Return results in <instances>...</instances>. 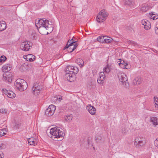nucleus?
Instances as JSON below:
<instances>
[{
	"label": "nucleus",
	"mask_w": 158,
	"mask_h": 158,
	"mask_svg": "<svg viewBox=\"0 0 158 158\" xmlns=\"http://www.w3.org/2000/svg\"><path fill=\"white\" fill-rule=\"evenodd\" d=\"M44 19H42L38 20L37 23H36L37 20H36L35 23L36 27L38 28L39 31L42 35H44L46 33L43 31H45L48 30L49 31H52L53 30L52 25L49 23V21Z\"/></svg>",
	"instance_id": "obj_1"
},
{
	"label": "nucleus",
	"mask_w": 158,
	"mask_h": 158,
	"mask_svg": "<svg viewBox=\"0 0 158 158\" xmlns=\"http://www.w3.org/2000/svg\"><path fill=\"white\" fill-rule=\"evenodd\" d=\"M109 38H111L110 37L106 36V35H100L98 37L96 40H110Z\"/></svg>",
	"instance_id": "obj_21"
},
{
	"label": "nucleus",
	"mask_w": 158,
	"mask_h": 158,
	"mask_svg": "<svg viewBox=\"0 0 158 158\" xmlns=\"http://www.w3.org/2000/svg\"><path fill=\"white\" fill-rule=\"evenodd\" d=\"M6 27V24L4 21L0 22V31L4 30Z\"/></svg>",
	"instance_id": "obj_17"
},
{
	"label": "nucleus",
	"mask_w": 158,
	"mask_h": 158,
	"mask_svg": "<svg viewBox=\"0 0 158 158\" xmlns=\"http://www.w3.org/2000/svg\"><path fill=\"white\" fill-rule=\"evenodd\" d=\"M86 109L91 114L94 115L95 114L96 108L91 105H88L86 107Z\"/></svg>",
	"instance_id": "obj_13"
},
{
	"label": "nucleus",
	"mask_w": 158,
	"mask_h": 158,
	"mask_svg": "<svg viewBox=\"0 0 158 158\" xmlns=\"http://www.w3.org/2000/svg\"><path fill=\"white\" fill-rule=\"evenodd\" d=\"M32 88L35 89V90H37V91H39L40 92L42 89V86L39 85V83H36L34 84Z\"/></svg>",
	"instance_id": "obj_16"
},
{
	"label": "nucleus",
	"mask_w": 158,
	"mask_h": 158,
	"mask_svg": "<svg viewBox=\"0 0 158 158\" xmlns=\"http://www.w3.org/2000/svg\"><path fill=\"white\" fill-rule=\"evenodd\" d=\"M118 78L119 81L123 84L125 83L126 88H128L129 84L127 81V77L125 74L123 73H118Z\"/></svg>",
	"instance_id": "obj_5"
},
{
	"label": "nucleus",
	"mask_w": 158,
	"mask_h": 158,
	"mask_svg": "<svg viewBox=\"0 0 158 158\" xmlns=\"http://www.w3.org/2000/svg\"><path fill=\"white\" fill-rule=\"evenodd\" d=\"M127 65L125 64H123L122 65H121V66H120L121 67H122L123 68H125L126 69H128V68H126V67Z\"/></svg>",
	"instance_id": "obj_47"
},
{
	"label": "nucleus",
	"mask_w": 158,
	"mask_h": 158,
	"mask_svg": "<svg viewBox=\"0 0 158 158\" xmlns=\"http://www.w3.org/2000/svg\"><path fill=\"white\" fill-rule=\"evenodd\" d=\"M108 16V15L104 10H102L99 13L97 16L96 20L98 23L103 22L106 19Z\"/></svg>",
	"instance_id": "obj_6"
},
{
	"label": "nucleus",
	"mask_w": 158,
	"mask_h": 158,
	"mask_svg": "<svg viewBox=\"0 0 158 158\" xmlns=\"http://www.w3.org/2000/svg\"><path fill=\"white\" fill-rule=\"evenodd\" d=\"M151 18L153 20H155L158 18V15L154 16H152V15L151 16Z\"/></svg>",
	"instance_id": "obj_48"
},
{
	"label": "nucleus",
	"mask_w": 158,
	"mask_h": 158,
	"mask_svg": "<svg viewBox=\"0 0 158 158\" xmlns=\"http://www.w3.org/2000/svg\"><path fill=\"white\" fill-rule=\"evenodd\" d=\"M19 69L20 71L22 72L24 71L26 69V68L24 65H22L20 67Z\"/></svg>",
	"instance_id": "obj_42"
},
{
	"label": "nucleus",
	"mask_w": 158,
	"mask_h": 158,
	"mask_svg": "<svg viewBox=\"0 0 158 158\" xmlns=\"http://www.w3.org/2000/svg\"><path fill=\"white\" fill-rule=\"evenodd\" d=\"M151 121L155 126L158 124V118L156 117H152Z\"/></svg>",
	"instance_id": "obj_18"
},
{
	"label": "nucleus",
	"mask_w": 158,
	"mask_h": 158,
	"mask_svg": "<svg viewBox=\"0 0 158 158\" xmlns=\"http://www.w3.org/2000/svg\"><path fill=\"white\" fill-rule=\"evenodd\" d=\"M73 38H75V37L74 36H71H71H70V38L69 39V40H73Z\"/></svg>",
	"instance_id": "obj_52"
},
{
	"label": "nucleus",
	"mask_w": 158,
	"mask_h": 158,
	"mask_svg": "<svg viewBox=\"0 0 158 158\" xmlns=\"http://www.w3.org/2000/svg\"><path fill=\"white\" fill-rule=\"evenodd\" d=\"M3 80L6 82L10 83L12 81V74L10 72L4 73L3 75Z\"/></svg>",
	"instance_id": "obj_10"
},
{
	"label": "nucleus",
	"mask_w": 158,
	"mask_h": 158,
	"mask_svg": "<svg viewBox=\"0 0 158 158\" xmlns=\"http://www.w3.org/2000/svg\"><path fill=\"white\" fill-rule=\"evenodd\" d=\"M50 133L52 135L51 137L52 139L62 138L64 135V132L60 131L58 127H56L51 128L50 130Z\"/></svg>",
	"instance_id": "obj_2"
},
{
	"label": "nucleus",
	"mask_w": 158,
	"mask_h": 158,
	"mask_svg": "<svg viewBox=\"0 0 158 158\" xmlns=\"http://www.w3.org/2000/svg\"><path fill=\"white\" fill-rule=\"evenodd\" d=\"M112 40H96L94 42H98L100 43H102L104 44H108L111 43Z\"/></svg>",
	"instance_id": "obj_24"
},
{
	"label": "nucleus",
	"mask_w": 158,
	"mask_h": 158,
	"mask_svg": "<svg viewBox=\"0 0 158 158\" xmlns=\"http://www.w3.org/2000/svg\"><path fill=\"white\" fill-rule=\"evenodd\" d=\"M154 144L156 146H158V138L156 139L154 141Z\"/></svg>",
	"instance_id": "obj_46"
},
{
	"label": "nucleus",
	"mask_w": 158,
	"mask_h": 158,
	"mask_svg": "<svg viewBox=\"0 0 158 158\" xmlns=\"http://www.w3.org/2000/svg\"><path fill=\"white\" fill-rule=\"evenodd\" d=\"M157 47H158V43L157 44Z\"/></svg>",
	"instance_id": "obj_57"
},
{
	"label": "nucleus",
	"mask_w": 158,
	"mask_h": 158,
	"mask_svg": "<svg viewBox=\"0 0 158 158\" xmlns=\"http://www.w3.org/2000/svg\"><path fill=\"white\" fill-rule=\"evenodd\" d=\"M65 78L70 82L74 81L76 80V75L72 73L66 72L65 74Z\"/></svg>",
	"instance_id": "obj_9"
},
{
	"label": "nucleus",
	"mask_w": 158,
	"mask_h": 158,
	"mask_svg": "<svg viewBox=\"0 0 158 158\" xmlns=\"http://www.w3.org/2000/svg\"><path fill=\"white\" fill-rule=\"evenodd\" d=\"M31 56H29V57H28V55L27 56V57L26 58V60H28V58H31Z\"/></svg>",
	"instance_id": "obj_53"
},
{
	"label": "nucleus",
	"mask_w": 158,
	"mask_h": 158,
	"mask_svg": "<svg viewBox=\"0 0 158 158\" xmlns=\"http://www.w3.org/2000/svg\"><path fill=\"white\" fill-rule=\"evenodd\" d=\"M78 68L76 67H73L72 73H74L75 75L76 74H77L78 73Z\"/></svg>",
	"instance_id": "obj_35"
},
{
	"label": "nucleus",
	"mask_w": 158,
	"mask_h": 158,
	"mask_svg": "<svg viewBox=\"0 0 158 158\" xmlns=\"http://www.w3.org/2000/svg\"><path fill=\"white\" fill-rule=\"evenodd\" d=\"M51 110H50V108H47L45 111V114L48 116H50L54 114V112H51Z\"/></svg>",
	"instance_id": "obj_23"
},
{
	"label": "nucleus",
	"mask_w": 158,
	"mask_h": 158,
	"mask_svg": "<svg viewBox=\"0 0 158 158\" xmlns=\"http://www.w3.org/2000/svg\"><path fill=\"white\" fill-rule=\"evenodd\" d=\"M145 142L144 138L139 137L135 139L134 145L136 148H139L142 147Z\"/></svg>",
	"instance_id": "obj_7"
},
{
	"label": "nucleus",
	"mask_w": 158,
	"mask_h": 158,
	"mask_svg": "<svg viewBox=\"0 0 158 158\" xmlns=\"http://www.w3.org/2000/svg\"><path fill=\"white\" fill-rule=\"evenodd\" d=\"M73 116L72 115H66L64 117V119L66 121L70 122Z\"/></svg>",
	"instance_id": "obj_26"
},
{
	"label": "nucleus",
	"mask_w": 158,
	"mask_h": 158,
	"mask_svg": "<svg viewBox=\"0 0 158 158\" xmlns=\"http://www.w3.org/2000/svg\"><path fill=\"white\" fill-rule=\"evenodd\" d=\"M5 131V130L4 129L0 130V137L3 136L5 134V133L4 132V131Z\"/></svg>",
	"instance_id": "obj_41"
},
{
	"label": "nucleus",
	"mask_w": 158,
	"mask_h": 158,
	"mask_svg": "<svg viewBox=\"0 0 158 158\" xmlns=\"http://www.w3.org/2000/svg\"><path fill=\"white\" fill-rule=\"evenodd\" d=\"M141 79L139 77H136L133 81V83L134 85H138L142 82Z\"/></svg>",
	"instance_id": "obj_15"
},
{
	"label": "nucleus",
	"mask_w": 158,
	"mask_h": 158,
	"mask_svg": "<svg viewBox=\"0 0 158 158\" xmlns=\"http://www.w3.org/2000/svg\"><path fill=\"white\" fill-rule=\"evenodd\" d=\"M4 157V154L3 153L0 154V158H3Z\"/></svg>",
	"instance_id": "obj_50"
},
{
	"label": "nucleus",
	"mask_w": 158,
	"mask_h": 158,
	"mask_svg": "<svg viewBox=\"0 0 158 158\" xmlns=\"http://www.w3.org/2000/svg\"><path fill=\"white\" fill-rule=\"evenodd\" d=\"M103 71L104 73H108L110 71V68L108 65H107L104 69H103Z\"/></svg>",
	"instance_id": "obj_32"
},
{
	"label": "nucleus",
	"mask_w": 158,
	"mask_h": 158,
	"mask_svg": "<svg viewBox=\"0 0 158 158\" xmlns=\"http://www.w3.org/2000/svg\"><path fill=\"white\" fill-rule=\"evenodd\" d=\"M142 25H143L144 28L146 30H148L151 27L150 23L146 19H143L141 21Z\"/></svg>",
	"instance_id": "obj_12"
},
{
	"label": "nucleus",
	"mask_w": 158,
	"mask_h": 158,
	"mask_svg": "<svg viewBox=\"0 0 158 158\" xmlns=\"http://www.w3.org/2000/svg\"><path fill=\"white\" fill-rule=\"evenodd\" d=\"M97 82L98 83L101 84L102 85L103 83V81L101 80L99 78L98 79Z\"/></svg>",
	"instance_id": "obj_45"
},
{
	"label": "nucleus",
	"mask_w": 158,
	"mask_h": 158,
	"mask_svg": "<svg viewBox=\"0 0 158 158\" xmlns=\"http://www.w3.org/2000/svg\"><path fill=\"white\" fill-rule=\"evenodd\" d=\"M7 113V110L6 109L2 108L0 109V113L2 114H6Z\"/></svg>",
	"instance_id": "obj_38"
},
{
	"label": "nucleus",
	"mask_w": 158,
	"mask_h": 158,
	"mask_svg": "<svg viewBox=\"0 0 158 158\" xmlns=\"http://www.w3.org/2000/svg\"><path fill=\"white\" fill-rule=\"evenodd\" d=\"M31 38L33 39H36L38 38V36L35 32H32L31 35Z\"/></svg>",
	"instance_id": "obj_30"
},
{
	"label": "nucleus",
	"mask_w": 158,
	"mask_h": 158,
	"mask_svg": "<svg viewBox=\"0 0 158 158\" xmlns=\"http://www.w3.org/2000/svg\"><path fill=\"white\" fill-rule=\"evenodd\" d=\"M149 9V6L148 4H143L142 5L141 10L143 11L146 12Z\"/></svg>",
	"instance_id": "obj_19"
},
{
	"label": "nucleus",
	"mask_w": 158,
	"mask_h": 158,
	"mask_svg": "<svg viewBox=\"0 0 158 158\" xmlns=\"http://www.w3.org/2000/svg\"><path fill=\"white\" fill-rule=\"evenodd\" d=\"M96 139L97 142L98 141L102 139V137L101 136L98 135H97L95 137Z\"/></svg>",
	"instance_id": "obj_43"
},
{
	"label": "nucleus",
	"mask_w": 158,
	"mask_h": 158,
	"mask_svg": "<svg viewBox=\"0 0 158 158\" xmlns=\"http://www.w3.org/2000/svg\"><path fill=\"white\" fill-rule=\"evenodd\" d=\"M21 126V124L19 123H16L15 126L16 128H19V127Z\"/></svg>",
	"instance_id": "obj_49"
},
{
	"label": "nucleus",
	"mask_w": 158,
	"mask_h": 158,
	"mask_svg": "<svg viewBox=\"0 0 158 158\" xmlns=\"http://www.w3.org/2000/svg\"><path fill=\"white\" fill-rule=\"evenodd\" d=\"M3 91L5 94H6L7 97L10 98H13L16 96L15 94L11 91L8 90L6 89H3Z\"/></svg>",
	"instance_id": "obj_11"
},
{
	"label": "nucleus",
	"mask_w": 158,
	"mask_h": 158,
	"mask_svg": "<svg viewBox=\"0 0 158 158\" xmlns=\"http://www.w3.org/2000/svg\"><path fill=\"white\" fill-rule=\"evenodd\" d=\"M73 66H68L66 69L65 72L72 73Z\"/></svg>",
	"instance_id": "obj_27"
},
{
	"label": "nucleus",
	"mask_w": 158,
	"mask_h": 158,
	"mask_svg": "<svg viewBox=\"0 0 158 158\" xmlns=\"http://www.w3.org/2000/svg\"><path fill=\"white\" fill-rule=\"evenodd\" d=\"M62 99V97L61 96L58 95L56 96L53 98L51 100L52 102H55L56 101H58L60 102Z\"/></svg>",
	"instance_id": "obj_20"
},
{
	"label": "nucleus",
	"mask_w": 158,
	"mask_h": 158,
	"mask_svg": "<svg viewBox=\"0 0 158 158\" xmlns=\"http://www.w3.org/2000/svg\"><path fill=\"white\" fill-rule=\"evenodd\" d=\"M40 92L39 91H37V90H35V89L32 88V92L34 95L35 96L37 95H38L39 93Z\"/></svg>",
	"instance_id": "obj_34"
},
{
	"label": "nucleus",
	"mask_w": 158,
	"mask_h": 158,
	"mask_svg": "<svg viewBox=\"0 0 158 158\" xmlns=\"http://www.w3.org/2000/svg\"><path fill=\"white\" fill-rule=\"evenodd\" d=\"M28 143L30 145H35L36 144L35 139L33 138H31L28 139Z\"/></svg>",
	"instance_id": "obj_22"
},
{
	"label": "nucleus",
	"mask_w": 158,
	"mask_h": 158,
	"mask_svg": "<svg viewBox=\"0 0 158 158\" xmlns=\"http://www.w3.org/2000/svg\"><path fill=\"white\" fill-rule=\"evenodd\" d=\"M125 4L129 6L132 5V2L131 0H126L125 2Z\"/></svg>",
	"instance_id": "obj_40"
},
{
	"label": "nucleus",
	"mask_w": 158,
	"mask_h": 158,
	"mask_svg": "<svg viewBox=\"0 0 158 158\" xmlns=\"http://www.w3.org/2000/svg\"><path fill=\"white\" fill-rule=\"evenodd\" d=\"M6 57L4 56H2L0 57V63L1 62H4L6 60Z\"/></svg>",
	"instance_id": "obj_36"
},
{
	"label": "nucleus",
	"mask_w": 158,
	"mask_h": 158,
	"mask_svg": "<svg viewBox=\"0 0 158 158\" xmlns=\"http://www.w3.org/2000/svg\"><path fill=\"white\" fill-rule=\"evenodd\" d=\"M118 61V63L119 64V66H121V65H122L123 64H125L128 65L127 63H125L124 60H122L121 59H120Z\"/></svg>",
	"instance_id": "obj_37"
},
{
	"label": "nucleus",
	"mask_w": 158,
	"mask_h": 158,
	"mask_svg": "<svg viewBox=\"0 0 158 158\" xmlns=\"http://www.w3.org/2000/svg\"><path fill=\"white\" fill-rule=\"evenodd\" d=\"M29 56H31V58H29L28 59V60H29L30 61H31V62L33 61L34 60H35V56H34L33 55H31V54L28 55V57H29Z\"/></svg>",
	"instance_id": "obj_31"
},
{
	"label": "nucleus",
	"mask_w": 158,
	"mask_h": 158,
	"mask_svg": "<svg viewBox=\"0 0 158 158\" xmlns=\"http://www.w3.org/2000/svg\"><path fill=\"white\" fill-rule=\"evenodd\" d=\"M121 131L123 134L125 135L126 134L127 131L126 128H123L121 129Z\"/></svg>",
	"instance_id": "obj_44"
},
{
	"label": "nucleus",
	"mask_w": 158,
	"mask_h": 158,
	"mask_svg": "<svg viewBox=\"0 0 158 158\" xmlns=\"http://www.w3.org/2000/svg\"><path fill=\"white\" fill-rule=\"evenodd\" d=\"M72 40H68L66 46L63 48V50L67 49L68 52L71 53L73 52L77 46L78 44L75 43L76 41L70 42Z\"/></svg>",
	"instance_id": "obj_4"
},
{
	"label": "nucleus",
	"mask_w": 158,
	"mask_h": 158,
	"mask_svg": "<svg viewBox=\"0 0 158 158\" xmlns=\"http://www.w3.org/2000/svg\"><path fill=\"white\" fill-rule=\"evenodd\" d=\"M48 108H50V110H51V112L52 113V112H55L56 109V107L55 106L53 105H49Z\"/></svg>",
	"instance_id": "obj_29"
},
{
	"label": "nucleus",
	"mask_w": 158,
	"mask_h": 158,
	"mask_svg": "<svg viewBox=\"0 0 158 158\" xmlns=\"http://www.w3.org/2000/svg\"><path fill=\"white\" fill-rule=\"evenodd\" d=\"M88 143H89V140H88Z\"/></svg>",
	"instance_id": "obj_55"
},
{
	"label": "nucleus",
	"mask_w": 158,
	"mask_h": 158,
	"mask_svg": "<svg viewBox=\"0 0 158 158\" xmlns=\"http://www.w3.org/2000/svg\"><path fill=\"white\" fill-rule=\"evenodd\" d=\"M6 147V145L0 142V150L4 149Z\"/></svg>",
	"instance_id": "obj_39"
},
{
	"label": "nucleus",
	"mask_w": 158,
	"mask_h": 158,
	"mask_svg": "<svg viewBox=\"0 0 158 158\" xmlns=\"http://www.w3.org/2000/svg\"><path fill=\"white\" fill-rule=\"evenodd\" d=\"M154 99L155 103V107L158 108V98L157 97H154Z\"/></svg>",
	"instance_id": "obj_33"
},
{
	"label": "nucleus",
	"mask_w": 158,
	"mask_h": 158,
	"mask_svg": "<svg viewBox=\"0 0 158 158\" xmlns=\"http://www.w3.org/2000/svg\"><path fill=\"white\" fill-rule=\"evenodd\" d=\"M99 78L103 81L104 79V72H101L99 73Z\"/></svg>",
	"instance_id": "obj_28"
},
{
	"label": "nucleus",
	"mask_w": 158,
	"mask_h": 158,
	"mask_svg": "<svg viewBox=\"0 0 158 158\" xmlns=\"http://www.w3.org/2000/svg\"><path fill=\"white\" fill-rule=\"evenodd\" d=\"M11 66L10 64H9L4 65L2 68V71L6 73H8L7 72L10 70Z\"/></svg>",
	"instance_id": "obj_14"
},
{
	"label": "nucleus",
	"mask_w": 158,
	"mask_h": 158,
	"mask_svg": "<svg viewBox=\"0 0 158 158\" xmlns=\"http://www.w3.org/2000/svg\"><path fill=\"white\" fill-rule=\"evenodd\" d=\"M15 85L17 89L20 91H24L27 87V82L24 80L21 79H18L16 80Z\"/></svg>",
	"instance_id": "obj_3"
},
{
	"label": "nucleus",
	"mask_w": 158,
	"mask_h": 158,
	"mask_svg": "<svg viewBox=\"0 0 158 158\" xmlns=\"http://www.w3.org/2000/svg\"><path fill=\"white\" fill-rule=\"evenodd\" d=\"M137 45V44H134V45Z\"/></svg>",
	"instance_id": "obj_58"
},
{
	"label": "nucleus",
	"mask_w": 158,
	"mask_h": 158,
	"mask_svg": "<svg viewBox=\"0 0 158 158\" xmlns=\"http://www.w3.org/2000/svg\"><path fill=\"white\" fill-rule=\"evenodd\" d=\"M76 62L78 64L80 67H82L84 65V61L81 59H78L77 60Z\"/></svg>",
	"instance_id": "obj_25"
},
{
	"label": "nucleus",
	"mask_w": 158,
	"mask_h": 158,
	"mask_svg": "<svg viewBox=\"0 0 158 158\" xmlns=\"http://www.w3.org/2000/svg\"><path fill=\"white\" fill-rule=\"evenodd\" d=\"M157 53H158V51H156V52Z\"/></svg>",
	"instance_id": "obj_56"
},
{
	"label": "nucleus",
	"mask_w": 158,
	"mask_h": 158,
	"mask_svg": "<svg viewBox=\"0 0 158 158\" xmlns=\"http://www.w3.org/2000/svg\"><path fill=\"white\" fill-rule=\"evenodd\" d=\"M156 27L157 28V29L156 30V29H155V30L156 31L158 29V27Z\"/></svg>",
	"instance_id": "obj_54"
},
{
	"label": "nucleus",
	"mask_w": 158,
	"mask_h": 158,
	"mask_svg": "<svg viewBox=\"0 0 158 158\" xmlns=\"http://www.w3.org/2000/svg\"><path fill=\"white\" fill-rule=\"evenodd\" d=\"M155 12H151V13H150V15H152V16H153V15H155Z\"/></svg>",
	"instance_id": "obj_51"
},
{
	"label": "nucleus",
	"mask_w": 158,
	"mask_h": 158,
	"mask_svg": "<svg viewBox=\"0 0 158 158\" xmlns=\"http://www.w3.org/2000/svg\"><path fill=\"white\" fill-rule=\"evenodd\" d=\"M32 45V43L31 42L27 40L22 42L21 45V48L22 50L27 51L29 50L30 47H31Z\"/></svg>",
	"instance_id": "obj_8"
}]
</instances>
